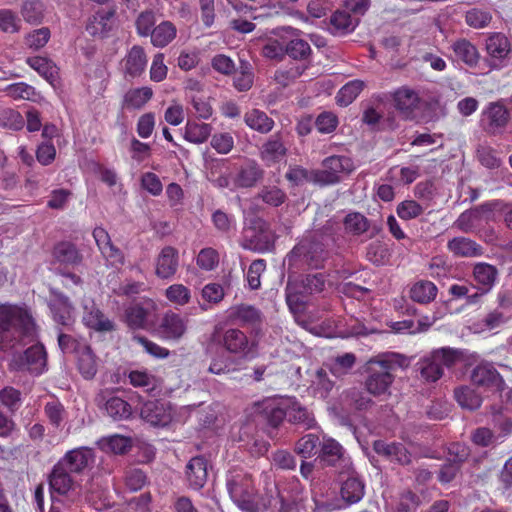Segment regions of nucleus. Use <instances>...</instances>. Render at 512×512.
Segmentation results:
<instances>
[{
	"label": "nucleus",
	"instance_id": "obj_1",
	"mask_svg": "<svg viewBox=\"0 0 512 512\" xmlns=\"http://www.w3.org/2000/svg\"><path fill=\"white\" fill-rule=\"evenodd\" d=\"M36 339V324L29 311L13 304L0 305V351L26 345Z\"/></svg>",
	"mask_w": 512,
	"mask_h": 512
},
{
	"label": "nucleus",
	"instance_id": "obj_2",
	"mask_svg": "<svg viewBox=\"0 0 512 512\" xmlns=\"http://www.w3.org/2000/svg\"><path fill=\"white\" fill-rule=\"evenodd\" d=\"M226 488L232 501L243 512H264L269 507L276 506L277 498L263 497L257 493L251 475L242 469H231L226 475Z\"/></svg>",
	"mask_w": 512,
	"mask_h": 512
},
{
	"label": "nucleus",
	"instance_id": "obj_3",
	"mask_svg": "<svg viewBox=\"0 0 512 512\" xmlns=\"http://www.w3.org/2000/svg\"><path fill=\"white\" fill-rule=\"evenodd\" d=\"M410 365V358L407 356L388 352L371 359L368 362V377L365 381L366 388L370 394L379 396L386 393L394 381L393 372Z\"/></svg>",
	"mask_w": 512,
	"mask_h": 512
},
{
	"label": "nucleus",
	"instance_id": "obj_4",
	"mask_svg": "<svg viewBox=\"0 0 512 512\" xmlns=\"http://www.w3.org/2000/svg\"><path fill=\"white\" fill-rule=\"evenodd\" d=\"M329 237L322 233H311L303 237L288 253V265L295 268L320 269L330 257Z\"/></svg>",
	"mask_w": 512,
	"mask_h": 512
},
{
	"label": "nucleus",
	"instance_id": "obj_5",
	"mask_svg": "<svg viewBox=\"0 0 512 512\" xmlns=\"http://www.w3.org/2000/svg\"><path fill=\"white\" fill-rule=\"evenodd\" d=\"M328 275L325 272L309 273L300 281L288 280L286 285V302L293 313L302 312L308 296L320 295L326 291Z\"/></svg>",
	"mask_w": 512,
	"mask_h": 512
},
{
	"label": "nucleus",
	"instance_id": "obj_6",
	"mask_svg": "<svg viewBox=\"0 0 512 512\" xmlns=\"http://www.w3.org/2000/svg\"><path fill=\"white\" fill-rule=\"evenodd\" d=\"M461 358L459 350L449 347L436 349L418 360L415 372L424 382L434 383L443 376L445 368L453 367Z\"/></svg>",
	"mask_w": 512,
	"mask_h": 512
},
{
	"label": "nucleus",
	"instance_id": "obj_7",
	"mask_svg": "<svg viewBox=\"0 0 512 512\" xmlns=\"http://www.w3.org/2000/svg\"><path fill=\"white\" fill-rule=\"evenodd\" d=\"M212 341L229 354L246 359L255 355L256 343L239 328L216 329L212 334Z\"/></svg>",
	"mask_w": 512,
	"mask_h": 512
},
{
	"label": "nucleus",
	"instance_id": "obj_8",
	"mask_svg": "<svg viewBox=\"0 0 512 512\" xmlns=\"http://www.w3.org/2000/svg\"><path fill=\"white\" fill-rule=\"evenodd\" d=\"M10 371L28 372L31 375L39 376L47 368V353L43 344H34L24 352H17L12 355L8 364Z\"/></svg>",
	"mask_w": 512,
	"mask_h": 512
},
{
	"label": "nucleus",
	"instance_id": "obj_9",
	"mask_svg": "<svg viewBox=\"0 0 512 512\" xmlns=\"http://www.w3.org/2000/svg\"><path fill=\"white\" fill-rule=\"evenodd\" d=\"M274 242L275 235L269 224L261 218H255L244 229L241 245L244 249L264 253L274 248Z\"/></svg>",
	"mask_w": 512,
	"mask_h": 512
},
{
	"label": "nucleus",
	"instance_id": "obj_10",
	"mask_svg": "<svg viewBox=\"0 0 512 512\" xmlns=\"http://www.w3.org/2000/svg\"><path fill=\"white\" fill-rule=\"evenodd\" d=\"M49 489L51 493L52 504L65 506L66 500L74 502L79 498L75 492L74 481L71 473L66 471L61 465L56 463L48 476Z\"/></svg>",
	"mask_w": 512,
	"mask_h": 512
},
{
	"label": "nucleus",
	"instance_id": "obj_11",
	"mask_svg": "<svg viewBox=\"0 0 512 512\" xmlns=\"http://www.w3.org/2000/svg\"><path fill=\"white\" fill-rule=\"evenodd\" d=\"M315 462H318L322 468H332L338 474L349 473L352 467L351 459L346 455L344 448L329 437L323 438Z\"/></svg>",
	"mask_w": 512,
	"mask_h": 512
},
{
	"label": "nucleus",
	"instance_id": "obj_12",
	"mask_svg": "<svg viewBox=\"0 0 512 512\" xmlns=\"http://www.w3.org/2000/svg\"><path fill=\"white\" fill-rule=\"evenodd\" d=\"M322 170H317L316 177L321 186L337 184L341 181L342 173L353 170V162L349 157L333 155L322 161Z\"/></svg>",
	"mask_w": 512,
	"mask_h": 512
},
{
	"label": "nucleus",
	"instance_id": "obj_13",
	"mask_svg": "<svg viewBox=\"0 0 512 512\" xmlns=\"http://www.w3.org/2000/svg\"><path fill=\"white\" fill-rule=\"evenodd\" d=\"M52 298L48 301V307L52 314L53 320L63 328L71 330L74 323V307L70 299L61 291L50 288Z\"/></svg>",
	"mask_w": 512,
	"mask_h": 512
},
{
	"label": "nucleus",
	"instance_id": "obj_14",
	"mask_svg": "<svg viewBox=\"0 0 512 512\" xmlns=\"http://www.w3.org/2000/svg\"><path fill=\"white\" fill-rule=\"evenodd\" d=\"M470 379L477 387L500 392V397H503L502 393L508 389L497 369L487 362L475 366L471 371Z\"/></svg>",
	"mask_w": 512,
	"mask_h": 512
},
{
	"label": "nucleus",
	"instance_id": "obj_15",
	"mask_svg": "<svg viewBox=\"0 0 512 512\" xmlns=\"http://www.w3.org/2000/svg\"><path fill=\"white\" fill-rule=\"evenodd\" d=\"M94 462V450L81 446L67 451L57 463L71 474H83L86 469L93 467Z\"/></svg>",
	"mask_w": 512,
	"mask_h": 512
},
{
	"label": "nucleus",
	"instance_id": "obj_16",
	"mask_svg": "<svg viewBox=\"0 0 512 512\" xmlns=\"http://www.w3.org/2000/svg\"><path fill=\"white\" fill-rule=\"evenodd\" d=\"M287 155L288 147L280 131L269 136L259 147V158L268 168L285 161Z\"/></svg>",
	"mask_w": 512,
	"mask_h": 512
},
{
	"label": "nucleus",
	"instance_id": "obj_17",
	"mask_svg": "<svg viewBox=\"0 0 512 512\" xmlns=\"http://www.w3.org/2000/svg\"><path fill=\"white\" fill-rule=\"evenodd\" d=\"M485 49L487 53L485 61L490 69L502 68L506 64L511 50L508 38L501 33H495L487 37Z\"/></svg>",
	"mask_w": 512,
	"mask_h": 512
},
{
	"label": "nucleus",
	"instance_id": "obj_18",
	"mask_svg": "<svg viewBox=\"0 0 512 512\" xmlns=\"http://www.w3.org/2000/svg\"><path fill=\"white\" fill-rule=\"evenodd\" d=\"M156 305L148 297H130V328L146 329L154 323Z\"/></svg>",
	"mask_w": 512,
	"mask_h": 512
},
{
	"label": "nucleus",
	"instance_id": "obj_19",
	"mask_svg": "<svg viewBox=\"0 0 512 512\" xmlns=\"http://www.w3.org/2000/svg\"><path fill=\"white\" fill-rule=\"evenodd\" d=\"M120 389H105L95 397V403L99 408H104L106 414L114 421H120L128 418V402L117 395Z\"/></svg>",
	"mask_w": 512,
	"mask_h": 512
},
{
	"label": "nucleus",
	"instance_id": "obj_20",
	"mask_svg": "<svg viewBox=\"0 0 512 512\" xmlns=\"http://www.w3.org/2000/svg\"><path fill=\"white\" fill-rule=\"evenodd\" d=\"M500 201H492L481 204L475 208L464 211L454 222V226L464 233L472 232L482 220L483 213H489L498 209Z\"/></svg>",
	"mask_w": 512,
	"mask_h": 512
},
{
	"label": "nucleus",
	"instance_id": "obj_21",
	"mask_svg": "<svg viewBox=\"0 0 512 512\" xmlns=\"http://www.w3.org/2000/svg\"><path fill=\"white\" fill-rule=\"evenodd\" d=\"M179 268V252L172 246H165L161 249L156 258L155 274L163 280H170L177 273Z\"/></svg>",
	"mask_w": 512,
	"mask_h": 512
},
{
	"label": "nucleus",
	"instance_id": "obj_22",
	"mask_svg": "<svg viewBox=\"0 0 512 512\" xmlns=\"http://www.w3.org/2000/svg\"><path fill=\"white\" fill-rule=\"evenodd\" d=\"M53 263L63 268H75L82 264L83 255L77 246L70 241H61L52 250Z\"/></svg>",
	"mask_w": 512,
	"mask_h": 512
},
{
	"label": "nucleus",
	"instance_id": "obj_23",
	"mask_svg": "<svg viewBox=\"0 0 512 512\" xmlns=\"http://www.w3.org/2000/svg\"><path fill=\"white\" fill-rule=\"evenodd\" d=\"M373 450L380 456L387 458L391 462L406 466L412 463V454L408 449L398 442H386L376 440L373 443Z\"/></svg>",
	"mask_w": 512,
	"mask_h": 512
},
{
	"label": "nucleus",
	"instance_id": "obj_24",
	"mask_svg": "<svg viewBox=\"0 0 512 512\" xmlns=\"http://www.w3.org/2000/svg\"><path fill=\"white\" fill-rule=\"evenodd\" d=\"M392 99L396 110L406 118H410L420 108L421 98L419 93L408 86L396 89L392 94Z\"/></svg>",
	"mask_w": 512,
	"mask_h": 512
},
{
	"label": "nucleus",
	"instance_id": "obj_25",
	"mask_svg": "<svg viewBox=\"0 0 512 512\" xmlns=\"http://www.w3.org/2000/svg\"><path fill=\"white\" fill-rule=\"evenodd\" d=\"M499 276L496 266L478 262L473 265L472 279L474 287L477 290H482V293H489L495 286Z\"/></svg>",
	"mask_w": 512,
	"mask_h": 512
},
{
	"label": "nucleus",
	"instance_id": "obj_26",
	"mask_svg": "<svg viewBox=\"0 0 512 512\" xmlns=\"http://www.w3.org/2000/svg\"><path fill=\"white\" fill-rule=\"evenodd\" d=\"M134 414H139L140 418L152 426H166L170 422V415L166 413L162 404L157 401H148L144 403L141 408L135 407L134 410L130 408V418Z\"/></svg>",
	"mask_w": 512,
	"mask_h": 512
},
{
	"label": "nucleus",
	"instance_id": "obj_27",
	"mask_svg": "<svg viewBox=\"0 0 512 512\" xmlns=\"http://www.w3.org/2000/svg\"><path fill=\"white\" fill-rule=\"evenodd\" d=\"M265 175V170L255 159H246L238 169L235 184L241 188H252L260 182Z\"/></svg>",
	"mask_w": 512,
	"mask_h": 512
},
{
	"label": "nucleus",
	"instance_id": "obj_28",
	"mask_svg": "<svg viewBox=\"0 0 512 512\" xmlns=\"http://www.w3.org/2000/svg\"><path fill=\"white\" fill-rule=\"evenodd\" d=\"M185 476L190 488L200 490L208 478V461L203 456L191 458L186 465Z\"/></svg>",
	"mask_w": 512,
	"mask_h": 512
},
{
	"label": "nucleus",
	"instance_id": "obj_29",
	"mask_svg": "<svg viewBox=\"0 0 512 512\" xmlns=\"http://www.w3.org/2000/svg\"><path fill=\"white\" fill-rule=\"evenodd\" d=\"M82 321L86 327L97 332H111L115 330L114 322L107 318L93 302L90 305H84Z\"/></svg>",
	"mask_w": 512,
	"mask_h": 512
},
{
	"label": "nucleus",
	"instance_id": "obj_30",
	"mask_svg": "<svg viewBox=\"0 0 512 512\" xmlns=\"http://www.w3.org/2000/svg\"><path fill=\"white\" fill-rule=\"evenodd\" d=\"M358 21L347 9H337L330 16L328 29L333 35H345L355 30Z\"/></svg>",
	"mask_w": 512,
	"mask_h": 512
},
{
	"label": "nucleus",
	"instance_id": "obj_31",
	"mask_svg": "<svg viewBox=\"0 0 512 512\" xmlns=\"http://www.w3.org/2000/svg\"><path fill=\"white\" fill-rule=\"evenodd\" d=\"M114 10H99L89 18L86 31L93 37L103 38L112 29Z\"/></svg>",
	"mask_w": 512,
	"mask_h": 512
},
{
	"label": "nucleus",
	"instance_id": "obj_32",
	"mask_svg": "<svg viewBox=\"0 0 512 512\" xmlns=\"http://www.w3.org/2000/svg\"><path fill=\"white\" fill-rule=\"evenodd\" d=\"M229 319L241 326H256L262 322V313L255 306L240 304L230 308Z\"/></svg>",
	"mask_w": 512,
	"mask_h": 512
},
{
	"label": "nucleus",
	"instance_id": "obj_33",
	"mask_svg": "<svg viewBox=\"0 0 512 512\" xmlns=\"http://www.w3.org/2000/svg\"><path fill=\"white\" fill-rule=\"evenodd\" d=\"M287 421L304 430L312 429L316 426V420L311 412L298 401H291L286 407Z\"/></svg>",
	"mask_w": 512,
	"mask_h": 512
},
{
	"label": "nucleus",
	"instance_id": "obj_34",
	"mask_svg": "<svg viewBox=\"0 0 512 512\" xmlns=\"http://www.w3.org/2000/svg\"><path fill=\"white\" fill-rule=\"evenodd\" d=\"M186 321L179 314L166 313L160 325V332L163 338L168 340H178L186 332Z\"/></svg>",
	"mask_w": 512,
	"mask_h": 512
},
{
	"label": "nucleus",
	"instance_id": "obj_35",
	"mask_svg": "<svg viewBox=\"0 0 512 512\" xmlns=\"http://www.w3.org/2000/svg\"><path fill=\"white\" fill-rule=\"evenodd\" d=\"M341 497L348 504L358 503L365 494L364 481L354 472L341 484Z\"/></svg>",
	"mask_w": 512,
	"mask_h": 512
},
{
	"label": "nucleus",
	"instance_id": "obj_36",
	"mask_svg": "<svg viewBox=\"0 0 512 512\" xmlns=\"http://www.w3.org/2000/svg\"><path fill=\"white\" fill-rule=\"evenodd\" d=\"M483 121H488L489 131L504 128L509 121V111L501 101L490 103L483 112Z\"/></svg>",
	"mask_w": 512,
	"mask_h": 512
},
{
	"label": "nucleus",
	"instance_id": "obj_37",
	"mask_svg": "<svg viewBox=\"0 0 512 512\" xmlns=\"http://www.w3.org/2000/svg\"><path fill=\"white\" fill-rule=\"evenodd\" d=\"M451 49L457 60L473 68L479 62L480 54L474 44L467 39H458L452 43Z\"/></svg>",
	"mask_w": 512,
	"mask_h": 512
},
{
	"label": "nucleus",
	"instance_id": "obj_38",
	"mask_svg": "<svg viewBox=\"0 0 512 512\" xmlns=\"http://www.w3.org/2000/svg\"><path fill=\"white\" fill-rule=\"evenodd\" d=\"M244 122L250 129L260 134H268L275 126V121L259 109H251L246 112Z\"/></svg>",
	"mask_w": 512,
	"mask_h": 512
},
{
	"label": "nucleus",
	"instance_id": "obj_39",
	"mask_svg": "<svg viewBox=\"0 0 512 512\" xmlns=\"http://www.w3.org/2000/svg\"><path fill=\"white\" fill-rule=\"evenodd\" d=\"M447 248L454 255L459 257H476L482 254V247L475 241L466 237H455L451 239Z\"/></svg>",
	"mask_w": 512,
	"mask_h": 512
},
{
	"label": "nucleus",
	"instance_id": "obj_40",
	"mask_svg": "<svg viewBox=\"0 0 512 512\" xmlns=\"http://www.w3.org/2000/svg\"><path fill=\"white\" fill-rule=\"evenodd\" d=\"M176 35L175 25L170 21H162L153 28L149 36L154 47L164 48L176 38Z\"/></svg>",
	"mask_w": 512,
	"mask_h": 512
},
{
	"label": "nucleus",
	"instance_id": "obj_41",
	"mask_svg": "<svg viewBox=\"0 0 512 512\" xmlns=\"http://www.w3.org/2000/svg\"><path fill=\"white\" fill-rule=\"evenodd\" d=\"M345 233L355 237L370 231L371 222L359 212H350L343 219Z\"/></svg>",
	"mask_w": 512,
	"mask_h": 512
},
{
	"label": "nucleus",
	"instance_id": "obj_42",
	"mask_svg": "<svg viewBox=\"0 0 512 512\" xmlns=\"http://www.w3.org/2000/svg\"><path fill=\"white\" fill-rule=\"evenodd\" d=\"M437 286L428 280H419L410 288V298L420 304H428L437 296Z\"/></svg>",
	"mask_w": 512,
	"mask_h": 512
},
{
	"label": "nucleus",
	"instance_id": "obj_43",
	"mask_svg": "<svg viewBox=\"0 0 512 512\" xmlns=\"http://www.w3.org/2000/svg\"><path fill=\"white\" fill-rule=\"evenodd\" d=\"M77 355V365L79 372L85 379H93L97 373V363L96 357L90 346H82Z\"/></svg>",
	"mask_w": 512,
	"mask_h": 512
},
{
	"label": "nucleus",
	"instance_id": "obj_44",
	"mask_svg": "<svg viewBox=\"0 0 512 512\" xmlns=\"http://www.w3.org/2000/svg\"><path fill=\"white\" fill-rule=\"evenodd\" d=\"M308 68V64H292L274 72L273 80L281 88H286L294 83Z\"/></svg>",
	"mask_w": 512,
	"mask_h": 512
},
{
	"label": "nucleus",
	"instance_id": "obj_45",
	"mask_svg": "<svg viewBox=\"0 0 512 512\" xmlns=\"http://www.w3.org/2000/svg\"><path fill=\"white\" fill-rule=\"evenodd\" d=\"M259 408L260 417L273 429L278 428L287 418L286 408L284 409L272 401L264 402Z\"/></svg>",
	"mask_w": 512,
	"mask_h": 512
},
{
	"label": "nucleus",
	"instance_id": "obj_46",
	"mask_svg": "<svg viewBox=\"0 0 512 512\" xmlns=\"http://www.w3.org/2000/svg\"><path fill=\"white\" fill-rule=\"evenodd\" d=\"M96 444L105 453L124 455L128 449V437L114 434L100 438Z\"/></svg>",
	"mask_w": 512,
	"mask_h": 512
},
{
	"label": "nucleus",
	"instance_id": "obj_47",
	"mask_svg": "<svg viewBox=\"0 0 512 512\" xmlns=\"http://www.w3.org/2000/svg\"><path fill=\"white\" fill-rule=\"evenodd\" d=\"M318 434L308 433L296 441L294 452L302 459H308L316 455L318 447L321 446Z\"/></svg>",
	"mask_w": 512,
	"mask_h": 512
},
{
	"label": "nucleus",
	"instance_id": "obj_48",
	"mask_svg": "<svg viewBox=\"0 0 512 512\" xmlns=\"http://www.w3.org/2000/svg\"><path fill=\"white\" fill-rule=\"evenodd\" d=\"M255 199L271 207H279L287 200V195L276 185H264L257 192Z\"/></svg>",
	"mask_w": 512,
	"mask_h": 512
},
{
	"label": "nucleus",
	"instance_id": "obj_49",
	"mask_svg": "<svg viewBox=\"0 0 512 512\" xmlns=\"http://www.w3.org/2000/svg\"><path fill=\"white\" fill-rule=\"evenodd\" d=\"M455 399L458 404L468 410H476L482 404V397L468 386L458 387L454 390Z\"/></svg>",
	"mask_w": 512,
	"mask_h": 512
},
{
	"label": "nucleus",
	"instance_id": "obj_50",
	"mask_svg": "<svg viewBox=\"0 0 512 512\" xmlns=\"http://www.w3.org/2000/svg\"><path fill=\"white\" fill-rule=\"evenodd\" d=\"M316 173L317 170H308L302 166L294 165L289 167L285 178L294 186H302L308 182L318 184Z\"/></svg>",
	"mask_w": 512,
	"mask_h": 512
},
{
	"label": "nucleus",
	"instance_id": "obj_51",
	"mask_svg": "<svg viewBox=\"0 0 512 512\" xmlns=\"http://www.w3.org/2000/svg\"><path fill=\"white\" fill-rule=\"evenodd\" d=\"M490 414L492 416V423L496 429L499 430L497 439H505L512 434V418L503 414L502 406H491Z\"/></svg>",
	"mask_w": 512,
	"mask_h": 512
},
{
	"label": "nucleus",
	"instance_id": "obj_52",
	"mask_svg": "<svg viewBox=\"0 0 512 512\" xmlns=\"http://www.w3.org/2000/svg\"><path fill=\"white\" fill-rule=\"evenodd\" d=\"M365 83L361 80H352L345 84L336 95V102L339 106L350 105L364 89Z\"/></svg>",
	"mask_w": 512,
	"mask_h": 512
},
{
	"label": "nucleus",
	"instance_id": "obj_53",
	"mask_svg": "<svg viewBox=\"0 0 512 512\" xmlns=\"http://www.w3.org/2000/svg\"><path fill=\"white\" fill-rule=\"evenodd\" d=\"M44 414L50 424L55 428H59L67 417V411L64 405L55 397H52L45 403Z\"/></svg>",
	"mask_w": 512,
	"mask_h": 512
},
{
	"label": "nucleus",
	"instance_id": "obj_54",
	"mask_svg": "<svg viewBox=\"0 0 512 512\" xmlns=\"http://www.w3.org/2000/svg\"><path fill=\"white\" fill-rule=\"evenodd\" d=\"M285 53L292 59L307 64L311 56V47L309 43L303 39H292L285 44Z\"/></svg>",
	"mask_w": 512,
	"mask_h": 512
},
{
	"label": "nucleus",
	"instance_id": "obj_55",
	"mask_svg": "<svg viewBox=\"0 0 512 512\" xmlns=\"http://www.w3.org/2000/svg\"><path fill=\"white\" fill-rule=\"evenodd\" d=\"M26 62L32 69L37 71L49 82H52L55 79L57 67L51 60L41 56H33L28 57Z\"/></svg>",
	"mask_w": 512,
	"mask_h": 512
},
{
	"label": "nucleus",
	"instance_id": "obj_56",
	"mask_svg": "<svg viewBox=\"0 0 512 512\" xmlns=\"http://www.w3.org/2000/svg\"><path fill=\"white\" fill-rule=\"evenodd\" d=\"M253 80L254 74L251 64L248 61L241 60L239 70H236L233 79L234 87L240 92L248 91L253 85Z\"/></svg>",
	"mask_w": 512,
	"mask_h": 512
},
{
	"label": "nucleus",
	"instance_id": "obj_57",
	"mask_svg": "<svg viewBox=\"0 0 512 512\" xmlns=\"http://www.w3.org/2000/svg\"><path fill=\"white\" fill-rule=\"evenodd\" d=\"M420 505V496L412 490L406 489L398 494L395 512H416Z\"/></svg>",
	"mask_w": 512,
	"mask_h": 512
},
{
	"label": "nucleus",
	"instance_id": "obj_58",
	"mask_svg": "<svg viewBox=\"0 0 512 512\" xmlns=\"http://www.w3.org/2000/svg\"><path fill=\"white\" fill-rule=\"evenodd\" d=\"M130 456L135 462L146 463L151 461L155 456L154 447L140 439L132 440L130 438Z\"/></svg>",
	"mask_w": 512,
	"mask_h": 512
},
{
	"label": "nucleus",
	"instance_id": "obj_59",
	"mask_svg": "<svg viewBox=\"0 0 512 512\" xmlns=\"http://www.w3.org/2000/svg\"><path fill=\"white\" fill-rule=\"evenodd\" d=\"M211 126L206 123L188 122L184 137L187 141L200 144L205 142L211 134Z\"/></svg>",
	"mask_w": 512,
	"mask_h": 512
},
{
	"label": "nucleus",
	"instance_id": "obj_60",
	"mask_svg": "<svg viewBox=\"0 0 512 512\" xmlns=\"http://www.w3.org/2000/svg\"><path fill=\"white\" fill-rule=\"evenodd\" d=\"M236 360L224 352L212 357L208 371L215 375H222L234 372Z\"/></svg>",
	"mask_w": 512,
	"mask_h": 512
},
{
	"label": "nucleus",
	"instance_id": "obj_61",
	"mask_svg": "<svg viewBox=\"0 0 512 512\" xmlns=\"http://www.w3.org/2000/svg\"><path fill=\"white\" fill-rule=\"evenodd\" d=\"M382 115L373 107H368L362 115V122L376 130L394 129L395 121L393 118L381 122Z\"/></svg>",
	"mask_w": 512,
	"mask_h": 512
},
{
	"label": "nucleus",
	"instance_id": "obj_62",
	"mask_svg": "<svg viewBox=\"0 0 512 512\" xmlns=\"http://www.w3.org/2000/svg\"><path fill=\"white\" fill-rule=\"evenodd\" d=\"M366 258L371 263L379 266L388 262L390 252L385 243L376 240L366 247Z\"/></svg>",
	"mask_w": 512,
	"mask_h": 512
},
{
	"label": "nucleus",
	"instance_id": "obj_63",
	"mask_svg": "<svg viewBox=\"0 0 512 512\" xmlns=\"http://www.w3.org/2000/svg\"><path fill=\"white\" fill-rule=\"evenodd\" d=\"M148 57L142 46L134 45L130 49V76H140L145 72Z\"/></svg>",
	"mask_w": 512,
	"mask_h": 512
},
{
	"label": "nucleus",
	"instance_id": "obj_64",
	"mask_svg": "<svg viewBox=\"0 0 512 512\" xmlns=\"http://www.w3.org/2000/svg\"><path fill=\"white\" fill-rule=\"evenodd\" d=\"M50 37V29L48 27H41L31 31L25 36V44L28 48L37 51L48 43Z\"/></svg>",
	"mask_w": 512,
	"mask_h": 512
}]
</instances>
